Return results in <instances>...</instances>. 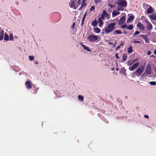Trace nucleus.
I'll use <instances>...</instances> for the list:
<instances>
[{"mask_svg":"<svg viewBox=\"0 0 156 156\" xmlns=\"http://www.w3.org/2000/svg\"><path fill=\"white\" fill-rule=\"evenodd\" d=\"M117 3L119 6L117 8V9L118 11H122L124 9L123 7H126L127 5V2L126 0H118L117 1Z\"/></svg>","mask_w":156,"mask_h":156,"instance_id":"f257e3e1","label":"nucleus"},{"mask_svg":"<svg viewBox=\"0 0 156 156\" xmlns=\"http://www.w3.org/2000/svg\"><path fill=\"white\" fill-rule=\"evenodd\" d=\"M115 23H112L109 24L107 27L105 28V31L107 33H109L112 32L115 28Z\"/></svg>","mask_w":156,"mask_h":156,"instance_id":"f03ea898","label":"nucleus"},{"mask_svg":"<svg viewBox=\"0 0 156 156\" xmlns=\"http://www.w3.org/2000/svg\"><path fill=\"white\" fill-rule=\"evenodd\" d=\"M144 69V66H139L134 73L135 75L139 76L141 75Z\"/></svg>","mask_w":156,"mask_h":156,"instance_id":"7ed1b4c3","label":"nucleus"},{"mask_svg":"<svg viewBox=\"0 0 156 156\" xmlns=\"http://www.w3.org/2000/svg\"><path fill=\"white\" fill-rule=\"evenodd\" d=\"M98 39V36L95 35H89L87 37V39L90 41L92 42L97 41Z\"/></svg>","mask_w":156,"mask_h":156,"instance_id":"20e7f679","label":"nucleus"},{"mask_svg":"<svg viewBox=\"0 0 156 156\" xmlns=\"http://www.w3.org/2000/svg\"><path fill=\"white\" fill-rule=\"evenodd\" d=\"M145 72L147 74H150L151 73V67L150 65H148L146 68Z\"/></svg>","mask_w":156,"mask_h":156,"instance_id":"39448f33","label":"nucleus"},{"mask_svg":"<svg viewBox=\"0 0 156 156\" xmlns=\"http://www.w3.org/2000/svg\"><path fill=\"white\" fill-rule=\"evenodd\" d=\"M126 17L124 16H122L119 19L118 24L119 25H121L124 23L125 21Z\"/></svg>","mask_w":156,"mask_h":156,"instance_id":"423d86ee","label":"nucleus"},{"mask_svg":"<svg viewBox=\"0 0 156 156\" xmlns=\"http://www.w3.org/2000/svg\"><path fill=\"white\" fill-rule=\"evenodd\" d=\"M139 62L135 63L131 68H129V69L130 71H133L136 68L139 66Z\"/></svg>","mask_w":156,"mask_h":156,"instance_id":"0eeeda50","label":"nucleus"},{"mask_svg":"<svg viewBox=\"0 0 156 156\" xmlns=\"http://www.w3.org/2000/svg\"><path fill=\"white\" fill-rule=\"evenodd\" d=\"M25 85L27 89H30L32 87V83L30 81H27L25 83Z\"/></svg>","mask_w":156,"mask_h":156,"instance_id":"6e6552de","label":"nucleus"},{"mask_svg":"<svg viewBox=\"0 0 156 156\" xmlns=\"http://www.w3.org/2000/svg\"><path fill=\"white\" fill-rule=\"evenodd\" d=\"M137 26L139 28L140 30H144L145 29L144 27L142 24L140 22H139L137 24Z\"/></svg>","mask_w":156,"mask_h":156,"instance_id":"1a4fd4ad","label":"nucleus"},{"mask_svg":"<svg viewBox=\"0 0 156 156\" xmlns=\"http://www.w3.org/2000/svg\"><path fill=\"white\" fill-rule=\"evenodd\" d=\"M108 16V14L105 10H104L103 12L102 15L101 16L100 18L102 19H104L105 17L106 16Z\"/></svg>","mask_w":156,"mask_h":156,"instance_id":"9d476101","label":"nucleus"},{"mask_svg":"<svg viewBox=\"0 0 156 156\" xmlns=\"http://www.w3.org/2000/svg\"><path fill=\"white\" fill-rule=\"evenodd\" d=\"M122 33V32L119 30H116L112 32V35H116V34H121Z\"/></svg>","mask_w":156,"mask_h":156,"instance_id":"9b49d317","label":"nucleus"},{"mask_svg":"<svg viewBox=\"0 0 156 156\" xmlns=\"http://www.w3.org/2000/svg\"><path fill=\"white\" fill-rule=\"evenodd\" d=\"M134 19V16L133 15L132 16H130L128 19L127 21V23L131 22Z\"/></svg>","mask_w":156,"mask_h":156,"instance_id":"f8f14e48","label":"nucleus"},{"mask_svg":"<svg viewBox=\"0 0 156 156\" xmlns=\"http://www.w3.org/2000/svg\"><path fill=\"white\" fill-rule=\"evenodd\" d=\"M153 9L151 6H149V7L148 8L147 10V13L148 14L151 13L153 12Z\"/></svg>","mask_w":156,"mask_h":156,"instance_id":"ddd939ff","label":"nucleus"},{"mask_svg":"<svg viewBox=\"0 0 156 156\" xmlns=\"http://www.w3.org/2000/svg\"><path fill=\"white\" fill-rule=\"evenodd\" d=\"M150 17L151 19L153 20H156V14L154 13L150 14Z\"/></svg>","mask_w":156,"mask_h":156,"instance_id":"4468645a","label":"nucleus"},{"mask_svg":"<svg viewBox=\"0 0 156 156\" xmlns=\"http://www.w3.org/2000/svg\"><path fill=\"white\" fill-rule=\"evenodd\" d=\"M120 14V13L118 12L116 10H113L112 12V16H116L119 14Z\"/></svg>","mask_w":156,"mask_h":156,"instance_id":"2eb2a0df","label":"nucleus"},{"mask_svg":"<svg viewBox=\"0 0 156 156\" xmlns=\"http://www.w3.org/2000/svg\"><path fill=\"white\" fill-rule=\"evenodd\" d=\"M98 22L99 24V27H101V26L103 23V22L101 20V18H99L98 19Z\"/></svg>","mask_w":156,"mask_h":156,"instance_id":"dca6fc26","label":"nucleus"},{"mask_svg":"<svg viewBox=\"0 0 156 156\" xmlns=\"http://www.w3.org/2000/svg\"><path fill=\"white\" fill-rule=\"evenodd\" d=\"M82 46L83 47V48L84 49L86 50L87 51H88L89 52H91V50L89 48H88L85 45H84V44H82Z\"/></svg>","mask_w":156,"mask_h":156,"instance_id":"f3484780","label":"nucleus"},{"mask_svg":"<svg viewBox=\"0 0 156 156\" xmlns=\"http://www.w3.org/2000/svg\"><path fill=\"white\" fill-rule=\"evenodd\" d=\"M94 31L97 33H100L101 32V30L98 27H95L94 29Z\"/></svg>","mask_w":156,"mask_h":156,"instance_id":"a211bd4d","label":"nucleus"},{"mask_svg":"<svg viewBox=\"0 0 156 156\" xmlns=\"http://www.w3.org/2000/svg\"><path fill=\"white\" fill-rule=\"evenodd\" d=\"M147 29L148 30H151L152 29V26L150 23H148V25L147 27Z\"/></svg>","mask_w":156,"mask_h":156,"instance_id":"6ab92c4d","label":"nucleus"},{"mask_svg":"<svg viewBox=\"0 0 156 156\" xmlns=\"http://www.w3.org/2000/svg\"><path fill=\"white\" fill-rule=\"evenodd\" d=\"M97 23L96 20L93 21L91 22V25L94 27H95L97 25Z\"/></svg>","mask_w":156,"mask_h":156,"instance_id":"aec40b11","label":"nucleus"},{"mask_svg":"<svg viewBox=\"0 0 156 156\" xmlns=\"http://www.w3.org/2000/svg\"><path fill=\"white\" fill-rule=\"evenodd\" d=\"M78 99L82 101H83L84 100V98L83 96L81 95H79L78 96Z\"/></svg>","mask_w":156,"mask_h":156,"instance_id":"412c9836","label":"nucleus"},{"mask_svg":"<svg viewBox=\"0 0 156 156\" xmlns=\"http://www.w3.org/2000/svg\"><path fill=\"white\" fill-rule=\"evenodd\" d=\"M127 56L126 54H124L122 56V59L123 60V62L125 61L127 59Z\"/></svg>","mask_w":156,"mask_h":156,"instance_id":"4be33fe9","label":"nucleus"},{"mask_svg":"<svg viewBox=\"0 0 156 156\" xmlns=\"http://www.w3.org/2000/svg\"><path fill=\"white\" fill-rule=\"evenodd\" d=\"M9 39V36L6 33L5 34L4 39L6 41H8Z\"/></svg>","mask_w":156,"mask_h":156,"instance_id":"5701e85b","label":"nucleus"},{"mask_svg":"<svg viewBox=\"0 0 156 156\" xmlns=\"http://www.w3.org/2000/svg\"><path fill=\"white\" fill-rule=\"evenodd\" d=\"M128 53H131L133 52V49L132 46L129 47L128 48Z\"/></svg>","mask_w":156,"mask_h":156,"instance_id":"b1692460","label":"nucleus"},{"mask_svg":"<svg viewBox=\"0 0 156 156\" xmlns=\"http://www.w3.org/2000/svg\"><path fill=\"white\" fill-rule=\"evenodd\" d=\"M126 72V70L124 69H121L120 71V73H121L125 74Z\"/></svg>","mask_w":156,"mask_h":156,"instance_id":"393cba45","label":"nucleus"},{"mask_svg":"<svg viewBox=\"0 0 156 156\" xmlns=\"http://www.w3.org/2000/svg\"><path fill=\"white\" fill-rule=\"evenodd\" d=\"M134 62V61H129L127 63V65L128 66L131 65Z\"/></svg>","mask_w":156,"mask_h":156,"instance_id":"a878e982","label":"nucleus"},{"mask_svg":"<svg viewBox=\"0 0 156 156\" xmlns=\"http://www.w3.org/2000/svg\"><path fill=\"white\" fill-rule=\"evenodd\" d=\"M70 6L71 8H73L74 6V2H70Z\"/></svg>","mask_w":156,"mask_h":156,"instance_id":"bb28decb","label":"nucleus"},{"mask_svg":"<svg viewBox=\"0 0 156 156\" xmlns=\"http://www.w3.org/2000/svg\"><path fill=\"white\" fill-rule=\"evenodd\" d=\"M133 27L132 24H131L127 28V29L131 30L133 28Z\"/></svg>","mask_w":156,"mask_h":156,"instance_id":"cd10ccee","label":"nucleus"},{"mask_svg":"<svg viewBox=\"0 0 156 156\" xmlns=\"http://www.w3.org/2000/svg\"><path fill=\"white\" fill-rule=\"evenodd\" d=\"M149 83L151 85H156V82L155 81H151Z\"/></svg>","mask_w":156,"mask_h":156,"instance_id":"c85d7f7f","label":"nucleus"},{"mask_svg":"<svg viewBox=\"0 0 156 156\" xmlns=\"http://www.w3.org/2000/svg\"><path fill=\"white\" fill-rule=\"evenodd\" d=\"M3 31L2 34L0 35V40H3Z\"/></svg>","mask_w":156,"mask_h":156,"instance_id":"c756f323","label":"nucleus"},{"mask_svg":"<svg viewBox=\"0 0 156 156\" xmlns=\"http://www.w3.org/2000/svg\"><path fill=\"white\" fill-rule=\"evenodd\" d=\"M34 58V57L33 55H31L29 56V58L31 60H32Z\"/></svg>","mask_w":156,"mask_h":156,"instance_id":"7c9ffc66","label":"nucleus"},{"mask_svg":"<svg viewBox=\"0 0 156 156\" xmlns=\"http://www.w3.org/2000/svg\"><path fill=\"white\" fill-rule=\"evenodd\" d=\"M127 25L126 24H124L121 27L122 28H126L127 27Z\"/></svg>","mask_w":156,"mask_h":156,"instance_id":"2f4dec72","label":"nucleus"},{"mask_svg":"<svg viewBox=\"0 0 156 156\" xmlns=\"http://www.w3.org/2000/svg\"><path fill=\"white\" fill-rule=\"evenodd\" d=\"M101 1V0H94V1L97 4L100 3Z\"/></svg>","mask_w":156,"mask_h":156,"instance_id":"473e14b6","label":"nucleus"},{"mask_svg":"<svg viewBox=\"0 0 156 156\" xmlns=\"http://www.w3.org/2000/svg\"><path fill=\"white\" fill-rule=\"evenodd\" d=\"M108 6H109L111 8H113L115 7V5H108Z\"/></svg>","mask_w":156,"mask_h":156,"instance_id":"72a5a7b5","label":"nucleus"},{"mask_svg":"<svg viewBox=\"0 0 156 156\" xmlns=\"http://www.w3.org/2000/svg\"><path fill=\"white\" fill-rule=\"evenodd\" d=\"M86 0H83L82 1V5L83 4V5L85 6H86V3L85 2V1H86Z\"/></svg>","mask_w":156,"mask_h":156,"instance_id":"f704fd0d","label":"nucleus"},{"mask_svg":"<svg viewBox=\"0 0 156 156\" xmlns=\"http://www.w3.org/2000/svg\"><path fill=\"white\" fill-rule=\"evenodd\" d=\"M75 25L76 23L75 22H73L72 25V26L71 28H72L73 29H74Z\"/></svg>","mask_w":156,"mask_h":156,"instance_id":"c9c22d12","label":"nucleus"},{"mask_svg":"<svg viewBox=\"0 0 156 156\" xmlns=\"http://www.w3.org/2000/svg\"><path fill=\"white\" fill-rule=\"evenodd\" d=\"M13 40V37L12 34L10 35V40L12 41Z\"/></svg>","mask_w":156,"mask_h":156,"instance_id":"e433bc0d","label":"nucleus"},{"mask_svg":"<svg viewBox=\"0 0 156 156\" xmlns=\"http://www.w3.org/2000/svg\"><path fill=\"white\" fill-rule=\"evenodd\" d=\"M149 5L147 4H145V3H144L143 4V6L144 7V8H145V7H147V6H149Z\"/></svg>","mask_w":156,"mask_h":156,"instance_id":"4c0bfd02","label":"nucleus"},{"mask_svg":"<svg viewBox=\"0 0 156 156\" xmlns=\"http://www.w3.org/2000/svg\"><path fill=\"white\" fill-rule=\"evenodd\" d=\"M140 32L138 31H136L133 34V35L134 36L136 34H139Z\"/></svg>","mask_w":156,"mask_h":156,"instance_id":"58836bf2","label":"nucleus"},{"mask_svg":"<svg viewBox=\"0 0 156 156\" xmlns=\"http://www.w3.org/2000/svg\"><path fill=\"white\" fill-rule=\"evenodd\" d=\"M95 7L94 6H91L90 9V10H91V11H92L93 10H94V9Z\"/></svg>","mask_w":156,"mask_h":156,"instance_id":"ea45409f","label":"nucleus"},{"mask_svg":"<svg viewBox=\"0 0 156 156\" xmlns=\"http://www.w3.org/2000/svg\"><path fill=\"white\" fill-rule=\"evenodd\" d=\"M144 39L145 40L146 43H149V42H148L147 41V39H148L147 37H145L144 38Z\"/></svg>","mask_w":156,"mask_h":156,"instance_id":"a19ab883","label":"nucleus"},{"mask_svg":"<svg viewBox=\"0 0 156 156\" xmlns=\"http://www.w3.org/2000/svg\"><path fill=\"white\" fill-rule=\"evenodd\" d=\"M84 6H85L84 5H83V4H81V6L79 8V10H81V9H82V8L84 7Z\"/></svg>","mask_w":156,"mask_h":156,"instance_id":"79ce46f5","label":"nucleus"},{"mask_svg":"<svg viewBox=\"0 0 156 156\" xmlns=\"http://www.w3.org/2000/svg\"><path fill=\"white\" fill-rule=\"evenodd\" d=\"M133 42L135 43H141L140 41H133Z\"/></svg>","mask_w":156,"mask_h":156,"instance_id":"37998d69","label":"nucleus"},{"mask_svg":"<svg viewBox=\"0 0 156 156\" xmlns=\"http://www.w3.org/2000/svg\"><path fill=\"white\" fill-rule=\"evenodd\" d=\"M120 48V46H118L116 47V49H115V50L116 51H117V50L119 49Z\"/></svg>","mask_w":156,"mask_h":156,"instance_id":"c03bdc74","label":"nucleus"},{"mask_svg":"<svg viewBox=\"0 0 156 156\" xmlns=\"http://www.w3.org/2000/svg\"><path fill=\"white\" fill-rule=\"evenodd\" d=\"M147 54L148 55H150L151 54V52L150 51H148L147 52Z\"/></svg>","mask_w":156,"mask_h":156,"instance_id":"a18cd8bd","label":"nucleus"},{"mask_svg":"<svg viewBox=\"0 0 156 156\" xmlns=\"http://www.w3.org/2000/svg\"><path fill=\"white\" fill-rule=\"evenodd\" d=\"M144 117L145 118H149V116L147 115H144Z\"/></svg>","mask_w":156,"mask_h":156,"instance_id":"49530a36","label":"nucleus"},{"mask_svg":"<svg viewBox=\"0 0 156 156\" xmlns=\"http://www.w3.org/2000/svg\"><path fill=\"white\" fill-rule=\"evenodd\" d=\"M116 57L117 58H118V59L119 58L118 56V53H117L116 54Z\"/></svg>","mask_w":156,"mask_h":156,"instance_id":"de8ad7c7","label":"nucleus"},{"mask_svg":"<svg viewBox=\"0 0 156 156\" xmlns=\"http://www.w3.org/2000/svg\"><path fill=\"white\" fill-rule=\"evenodd\" d=\"M142 37H145V36H147V35H142V34H141L140 35Z\"/></svg>","mask_w":156,"mask_h":156,"instance_id":"09e8293b","label":"nucleus"},{"mask_svg":"<svg viewBox=\"0 0 156 156\" xmlns=\"http://www.w3.org/2000/svg\"><path fill=\"white\" fill-rule=\"evenodd\" d=\"M124 43H123V42H122V43H121L120 44V45L119 46H122V45H123L124 44Z\"/></svg>","mask_w":156,"mask_h":156,"instance_id":"8fccbe9b","label":"nucleus"},{"mask_svg":"<svg viewBox=\"0 0 156 156\" xmlns=\"http://www.w3.org/2000/svg\"><path fill=\"white\" fill-rule=\"evenodd\" d=\"M86 13H85L84 14V15L83 16V17H84V18H85V17H86Z\"/></svg>","mask_w":156,"mask_h":156,"instance_id":"3c124183","label":"nucleus"},{"mask_svg":"<svg viewBox=\"0 0 156 156\" xmlns=\"http://www.w3.org/2000/svg\"><path fill=\"white\" fill-rule=\"evenodd\" d=\"M154 53L156 55V50H155L154 51Z\"/></svg>","mask_w":156,"mask_h":156,"instance_id":"603ef678","label":"nucleus"},{"mask_svg":"<svg viewBox=\"0 0 156 156\" xmlns=\"http://www.w3.org/2000/svg\"><path fill=\"white\" fill-rule=\"evenodd\" d=\"M109 44H112L113 45V43H109Z\"/></svg>","mask_w":156,"mask_h":156,"instance_id":"864d4df0","label":"nucleus"},{"mask_svg":"<svg viewBox=\"0 0 156 156\" xmlns=\"http://www.w3.org/2000/svg\"><path fill=\"white\" fill-rule=\"evenodd\" d=\"M85 18H84V17H83V19H82V21H83L84 20V19H85Z\"/></svg>","mask_w":156,"mask_h":156,"instance_id":"5fc2aeb1","label":"nucleus"},{"mask_svg":"<svg viewBox=\"0 0 156 156\" xmlns=\"http://www.w3.org/2000/svg\"><path fill=\"white\" fill-rule=\"evenodd\" d=\"M81 24H82V25H83V21H82V23H81Z\"/></svg>","mask_w":156,"mask_h":156,"instance_id":"6e6d98bb","label":"nucleus"},{"mask_svg":"<svg viewBox=\"0 0 156 156\" xmlns=\"http://www.w3.org/2000/svg\"><path fill=\"white\" fill-rule=\"evenodd\" d=\"M124 33L125 34H126L127 33V32L126 31H125L124 32Z\"/></svg>","mask_w":156,"mask_h":156,"instance_id":"4d7b16f0","label":"nucleus"},{"mask_svg":"<svg viewBox=\"0 0 156 156\" xmlns=\"http://www.w3.org/2000/svg\"><path fill=\"white\" fill-rule=\"evenodd\" d=\"M115 45H116V42H115V43L114 45H113V47H115Z\"/></svg>","mask_w":156,"mask_h":156,"instance_id":"13d9d810","label":"nucleus"},{"mask_svg":"<svg viewBox=\"0 0 156 156\" xmlns=\"http://www.w3.org/2000/svg\"><path fill=\"white\" fill-rule=\"evenodd\" d=\"M81 0H78V3H80V2Z\"/></svg>","mask_w":156,"mask_h":156,"instance_id":"bf43d9fd","label":"nucleus"},{"mask_svg":"<svg viewBox=\"0 0 156 156\" xmlns=\"http://www.w3.org/2000/svg\"><path fill=\"white\" fill-rule=\"evenodd\" d=\"M151 57H154V55H151Z\"/></svg>","mask_w":156,"mask_h":156,"instance_id":"052dcab7","label":"nucleus"},{"mask_svg":"<svg viewBox=\"0 0 156 156\" xmlns=\"http://www.w3.org/2000/svg\"><path fill=\"white\" fill-rule=\"evenodd\" d=\"M144 75H145V74H144V73H143V74L142 75V76H144Z\"/></svg>","mask_w":156,"mask_h":156,"instance_id":"680f3d73","label":"nucleus"},{"mask_svg":"<svg viewBox=\"0 0 156 156\" xmlns=\"http://www.w3.org/2000/svg\"><path fill=\"white\" fill-rule=\"evenodd\" d=\"M36 64H38V62L37 61L36 62V63H35Z\"/></svg>","mask_w":156,"mask_h":156,"instance_id":"e2e57ef3","label":"nucleus"},{"mask_svg":"<svg viewBox=\"0 0 156 156\" xmlns=\"http://www.w3.org/2000/svg\"><path fill=\"white\" fill-rule=\"evenodd\" d=\"M81 44L82 45V44H82V42H81Z\"/></svg>","mask_w":156,"mask_h":156,"instance_id":"0e129e2a","label":"nucleus"}]
</instances>
